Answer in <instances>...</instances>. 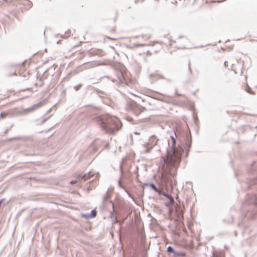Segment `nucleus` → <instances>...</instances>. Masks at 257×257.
I'll use <instances>...</instances> for the list:
<instances>
[{"label":"nucleus","instance_id":"1","mask_svg":"<svg viewBox=\"0 0 257 257\" xmlns=\"http://www.w3.org/2000/svg\"><path fill=\"white\" fill-rule=\"evenodd\" d=\"M188 42V40L184 37L173 40L171 37L167 36L161 42H155L153 45L152 51L153 54H158L162 52L164 48L168 50L172 51L179 49H186Z\"/></svg>","mask_w":257,"mask_h":257},{"label":"nucleus","instance_id":"2","mask_svg":"<svg viewBox=\"0 0 257 257\" xmlns=\"http://www.w3.org/2000/svg\"><path fill=\"white\" fill-rule=\"evenodd\" d=\"M98 120L101 128L106 132H113L119 129L120 122L115 117L106 114L99 116Z\"/></svg>","mask_w":257,"mask_h":257},{"label":"nucleus","instance_id":"3","mask_svg":"<svg viewBox=\"0 0 257 257\" xmlns=\"http://www.w3.org/2000/svg\"><path fill=\"white\" fill-rule=\"evenodd\" d=\"M181 150H170L168 152L166 158L164 162L167 167L177 166L181 161Z\"/></svg>","mask_w":257,"mask_h":257},{"label":"nucleus","instance_id":"4","mask_svg":"<svg viewBox=\"0 0 257 257\" xmlns=\"http://www.w3.org/2000/svg\"><path fill=\"white\" fill-rule=\"evenodd\" d=\"M176 168L173 169L172 170L167 172L164 171L162 174V177L163 179H164L165 181H168L169 179V175L170 176H174L176 173Z\"/></svg>","mask_w":257,"mask_h":257},{"label":"nucleus","instance_id":"5","mask_svg":"<svg viewBox=\"0 0 257 257\" xmlns=\"http://www.w3.org/2000/svg\"><path fill=\"white\" fill-rule=\"evenodd\" d=\"M146 110L145 108L142 106H137L134 109L135 113L139 115Z\"/></svg>","mask_w":257,"mask_h":257},{"label":"nucleus","instance_id":"6","mask_svg":"<svg viewBox=\"0 0 257 257\" xmlns=\"http://www.w3.org/2000/svg\"><path fill=\"white\" fill-rule=\"evenodd\" d=\"M171 139L172 141V145L171 150H180L179 148H176V140L175 138L173 136H171Z\"/></svg>","mask_w":257,"mask_h":257},{"label":"nucleus","instance_id":"7","mask_svg":"<svg viewBox=\"0 0 257 257\" xmlns=\"http://www.w3.org/2000/svg\"><path fill=\"white\" fill-rule=\"evenodd\" d=\"M150 187L156 192L159 193V194H162L163 191L162 189H160L157 188L156 186L153 184H151L150 185Z\"/></svg>","mask_w":257,"mask_h":257},{"label":"nucleus","instance_id":"8","mask_svg":"<svg viewBox=\"0 0 257 257\" xmlns=\"http://www.w3.org/2000/svg\"><path fill=\"white\" fill-rule=\"evenodd\" d=\"M162 194L164 195L165 196H166V197H167L169 199L170 203V204H173L174 203V198H173V197L171 195L166 194L164 191H163V192L162 193Z\"/></svg>","mask_w":257,"mask_h":257},{"label":"nucleus","instance_id":"9","mask_svg":"<svg viewBox=\"0 0 257 257\" xmlns=\"http://www.w3.org/2000/svg\"><path fill=\"white\" fill-rule=\"evenodd\" d=\"M146 153H149L152 147H149V145H146Z\"/></svg>","mask_w":257,"mask_h":257},{"label":"nucleus","instance_id":"10","mask_svg":"<svg viewBox=\"0 0 257 257\" xmlns=\"http://www.w3.org/2000/svg\"><path fill=\"white\" fill-rule=\"evenodd\" d=\"M167 251L169 252H174V249L171 246H169L167 248Z\"/></svg>","mask_w":257,"mask_h":257},{"label":"nucleus","instance_id":"11","mask_svg":"<svg viewBox=\"0 0 257 257\" xmlns=\"http://www.w3.org/2000/svg\"><path fill=\"white\" fill-rule=\"evenodd\" d=\"M109 39V40H113V41H116L117 40V38H110L109 37H108V36H105V39Z\"/></svg>","mask_w":257,"mask_h":257},{"label":"nucleus","instance_id":"12","mask_svg":"<svg viewBox=\"0 0 257 257\" xmlns=\"http://www.w3.org/2000/svg\"><path fill=\"white\" fill-rule=\"evenodd\" d=\"M152 54H153V53L152 52V50L151 51H148L146 52L147 56H151Z\"/></svg>","mask_w":257,"mask_h":257},{"label":"nucleus","instance_id":"13","mask_svg":"<svg viewBox=\"0 0 257 257\" xmlns=\"http://www.w3.org/2000/svg\"><path fill=\"white\" fill-rule=\"evenodd\" d=\"M7 115V113H6V112H2L1 113V116L2 117V118H4L6 115Z\"/></svg>","mask_w":257,"mask_h":257},{"label":"nucleus","instance_id":"14","mask_svg":"<svg viewBox=\"0 0 257 257\" xmlns=\"http://www.w3.org/2000/svg\"><path fill=\"white\" fill-rule=\"evenodd\" d=\"M91 214H92V217H95L96 216V212H95V211L92 210V212H91Z\"/></svg>","mask_w":257,"mask_h":257},{"label":"nucleus","instance_id":"15","mask_svg":"<svg viewBox=\"0 0 257 257\" xmlns=\"http://www.w3.org/2000/svg\"><path fill=\"white\" fill-rule=\"evenodd\" d=\"M66 35H67V37H66V38H67V37H69L70 35V31H68L66 33Z\"/></svg>","mask_w":257,"mask_h":257},{"label":"nucleus","instance_id":"16","mask_svg":"<svg viewBox=\"0 0 257 257\" xmlns=\"http://www.w3.org/2000/svg\"><path fill=\"white\" fill-rule=\"evenodd\" d=\"M77 183V181H72L70 183L72 184H76Z\"/></svg>","mask_w":257,"mask_h":257},{"label":"nucleus","instance_id":"17","mask_svg":"<svg viewBox=\"0 0 257 257\" xmlns=\"http://www.w3.org/2000/svg\"><path fill=\"white\" fill-rule=\"evenodd\" d=\"M246 91L248 92V93H251L250 92V89L249 88H248L247 89H246Z\"/></svg>","mask_w":257,"mask_h":257},{"label":"nucleus","instance_id":"18","mask_svg":"<svg viewBox=\"0 0 257 257\" xmlns=\"http://www.w3.org/2000/svg\"><path fill=\"white\" fill-rule=\"evenodd\" d=\"M21 68H23V66H21Z\"/></svg>","mask_w":257,"mask_h":257}]
</instances>
